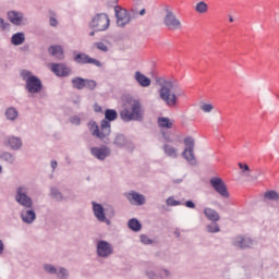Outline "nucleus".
<instances>
[{"label": "nucleus", "mask_w": 279, "mask_h": 279, "mask_svg": "<svg viewBox=\"0 0 279 279\" xmlns=\"http://www.w3.org/2000/svg\"><path fill=\"white\" fill-rule=\"evenodd\" d=\"M173 83L165 82L159 89V97L162 101H165L168 108H175L178 106V95L172 92Z\"/></svg>", "instance_id": "7ed1b4c3"}, {"label": "nucleus", "mask_w": 279, "mask_h": 279, "mask_svg": "<svg viewBox=\"0 0 279 279\" xmlns=\"http://www.w3.org/2000/svg\"><path fill=\"white\" fill-rule=\"evenodd\" d=\"M113 145L120 149H126V151H134L135 149L134 142L125 138V135L123 134H118L114 137Z\"/></svg>", "instance_id": "ddd939ff"}, {"label": "nucleus", "mask_w": 279, "mask_h": 279, "mask_svg": "<svg viewBox=\"0 0 279 279\" xmlns=\"http://www.w3.org/2000/svg\"><path fill=\"white\" fill-rule=\"evenodd\" d=\"M85 88H87V90H95V88H97V81L85 78Z\"/></svg>", "instance_id": "a19ab883"}, {"label": "nucleus", "mask_w": 279, "mask_h": 279, "mask_svg": "<svg viewBox=\"0 0 279 279\" xmlns=\"http://www.w3.org/2000/svg\"><path fill=\"white\" fill-rule=\"evenodd\" d=\"M233 245L234 247H240V250H247V247H252V245H254V241L252 238L239 235L233 240Z\"/></svg>", "instance_id": "aec40b11"}, {"label": "nucleus", "mask_w": 279, "mask_h": 279, "mask_svg": "<svg viewBox=\"0 0 279 279\" xmlns=\"http://www.w3.org/2000/svg\"><path fill=\"white\" fill-rule=\"evenodd\" d=\"M5 252V244H3V240L0 239V256Z\"/></svg>", "instance_id": "603ef678"}, {"label": "nucleus", "mask_w": 279, "mask_h": 279, "mask_svg": "<svg viewBox=\"0 0 279 279\" xmlns=\"http://www.w3.org/2000/svg\"><path fill=\"white\" fill-rule=\"evenodd\" d=\"M1 171H3V168L0 166V173H1Z\"/></svg>", "instance_id": "e2e57ef3"}, {"label": "nucleus", "mask_w": 279, "mask_h": 279, "mask_svg": "<svg viewBox=\"0 0 279 279\" xmlns=\"http://www.w3.org/2000/svg\"><path fill=\"white\" fill-rule=\"evenodd\" d=\"M260 170L256 169V170H251L244 172L245 178H248L250 180H258V178H260Z\"/></svg>", "instance_id": "e433bc0d"}, {"label": "nucleus", "mask_w": 279, "mask_h": 279, "mask_svg": "<svg viewBox=\"0 0 279 279\" xmlns=\"http://www.w3.org/2000/svg\"><path fill=\"white\" fill-rule=\"evenodd\" d=\"M195 12H197V14H206V12H208V3L204 1L197 2L195 5Z\"/></svg>", "instance_id": "f704fd0d"}, {"label": "nucleus", "mask_w": 279, "mask_h": 279, "mask_svg": "<svg viewBox=\"0 0 279 279\" xmlns=\"http://www.w3.org/2000/svg\"><path fill=\"white\" fill-rule=\"evenodd\" d=\"M182 95H184V93H179V94H178V97H182Z\"/></svg>", "instance_id": "052dcab7"}, {"label": "nucleus", "mask_w": 279, "mask_h": 279, "mask_svg": "<svg viewBox=\"0 0 279 279\" xmlns=\"http://www.w3.org/2000/svg\"><path fill=\"white\" fill-rule=\"evenodd\" d=\"M264 199H268L270 202H278L279 201V194L276 191H267L264 194Z\"/></svg>", "instance_id": "c9c22d12"}, {"label": "nucleus", "mask_w": 279, "mask_h": 279, "mask_svg": "<svg viewBox=\"0 0 279 279\" xmlns=\"http://www.w3.org/2000/svg\"><path fill=\"white\" fill-rule=\"evenodd\" d=\"M143 106L138 100H133L130 102V107H125L120 112V119L125 123H130V121H143Z\"/></svg>", "instance_id": "f257e3e1"}, {"label": "nucleus", "mask_w": 279, "mask_h": 279, "mask_svg": "<svg viewBox=\"0 0 279 279\" xmlns=\"http://www.w3.org/2000/svg\"><path fill=\"white\" fill-rule=\"evenodd\" d=\"M1 160H4V162H8L9 165H14L16 162V157L10 153V151H4L0 155Z\"/></svg>", "instance_id": "473e14b6"}, {"label": "nucleus", "mask_w": 279, "mask_h": 279, "mask_svg": "<svg viewBox=\"0 0 279 279\" xmlns=\"http://www.w3.org/2000/svg\"><path fill=\"white\" fill-rule=\"evenodd\" d=\"M239 167H240V169L243 171V173L250 171V166H247V163H242V162H240V163H239Z\"/></svg>", "instance_id": "de8ad7c7"}, {"label": "nucleus", "mask_w": 279, "mask_h": 279, "mask_svg": "<svg viewBox=\"0 0 279 279\" xmlns=\"http://www.w3.org/2000/svg\"><path fill=\"white\" fill-rule=\"evenodd\" d=\"M96 254L98 258H110L114 254V246L106 240H98L96 242Z\"/></svg>", "instance_id": "6e6552de"}, {"label": "nucleus", "mask_w": 279, "mask_h": 279, "mask_svg": "<svg viewBox=\"0 0 279 279\" xmlns=\"http://www.w3.org/2000/svg\"><path fill=\"white\" fill-rule=\"evenodd\" d=\"M50 196L52 199H56V202H64V199H66V197L62 195V192H60L58 187H50Z\"/></svg>", "instance_id": "c756f323"}, {"label": "nucleus", "mask_w": 279, "mask_h": 279, "mask_svg": "<svg viewBox=\"0 0 279 279\" xmlns=\"http://www.w3.org/2000/svg\"><path fill=\"white\" fill-rule=\"evenodd\" d=\"M184 206H186V208H195V203H193V201H186Z\"/></svg>", "instance_id": "3c124183"}, {"label": "nucleus", "mask_w": 279, "mask_h": 279, "mask_svg": "<svg viewBox=\"0 0 279 279\" xmlns=\"http://www.w3.org/2000/svg\"><path fill=\"white\" fill-rule=\"evenodd\" d=\"M90 154L94 156V158H97V160H105L110 156V149L108 146L102 147H92Z\"/></svg>", "instance_id": "6ab92c4d"}, {"label": "nucleus", "mask_w": 279, "mask_h": 279, "mask_svg": "<svg viewBox=\"0 0 279 279\" xmlns=\"http://www.w3.org/2000/svg\"><path fill=\"white\" fill-rule=\"evenodd\" d=\"M51 169H52V171H56V169H58V161H56V160L51 161Z\"/></svg>", "instance_id": "864d4df0"}, {"label": "nucleus", "mask_w": 279, "mask_h": 279, "mask_svg": "<svg viewBox=\"0 0 279 279\" xmlns=\"http://www.w3.org/2000/svg\"><path fill=\"white\" fill-rule=\"evenodd\" d=\"M89 27L96 32H106L110 27V17L106 13H98L89 22Z\"/></svg>", "instance_id": "423d86ee"}, {"label": "nucleus", "mask_w": 279, "mask_h": 279, "mask_svg": "<svg viewBox=\"0 0 279 279\" xmlns=\"http://www.w3.org/2000/svg\"><path fill=\"white\" fill-rule=\"evenodd\" d=\"M144 14H145V9H142V10L140 11V15L143 16Z\"/></svg>", "instance_id": "6e6d98bb"}, {"label": "nucleus", "mask_w": 279, "mask_h": 279, "mask_svg": "<svg viewBox=\"0 0 279 279\" xmlns=\"http://www.w3.org/2000/svg\"><path fill=\"white\" fill-rule=\"evenodd\" d=\"M56 277L58 279H69V270L64 267H58Z\"/></svg>", "instance_id": "58836bf2"}, {"label": "nucleus", "mask_w": 279, "mask_h": 279, "mask_svg": "<svg viewBox=\"0 0 279 279\" xmlns=\"http://www.w3.org/2000/svg\"><path fill=\"white\" fill-rule=\"evenodd\" d=\"M94 47L98 48L99 51L108 52V46L104 41H97L94 44Z\"/></svg>", "instance_id": "37998d69"}, {"label": "nucleus", "mask_w": 279, "mask_h": 279, "mask_svg": "<svg viewBox=\"0 0 279 279\" xmlns=\"http://www.w3.org/2000/svg\"><path fill=\"white\" fill-rule=\"evenodd\" d=\"M86 78L75 76L71 80L72 87L76 90H84Z\"/></svg>", "instance_id": "a878e982"}, {"label": "nucleus", "mask_w": 279, "mask_h": 279, "mask_svg": "<svg viewBox=\"0 0 279 279\" xmlns=\"http://www.w3.org/2000/svg\"><path fill=\"white\" fill-rule=\"evenodd\" d=\"M140 241H141V243H143V245H151V243H154V240L149 239V236H147V234H141Z\"/></svg>", "instance_id": "79ce46f5"}, {"label": "nucleus", "mask_w": 279, "mask_h": 279, "mask_svg": "<svg viewBox=\"0 0 279 279\" xmlns=\"http://www.w3.org/2000/svg\"><path fill=\"white\" fill-rule=\"evenodd\" d=\"M4 116L7 117L8 121H16L19 119V110L14 107L7 108Z\"/></svg>", "instance_id": "bb28decb"}, {"label": "nucleus", "mask_w": 279, "mask_h": 279, "mask_svg": "<svg viewBox=\"0 0 279 279\" xmlns=\"http://www.w3.org/2000/svg\"><path fill=\"white\" fill-rule=\"evenodd\" d=\"M128 227L133 232H138L143 228V226L141 225V221H138V219H136V218L130 219L129 222H128Z\"/></svg>", "instance_id": "2f4dec72"}, {"label": "nucleus", "mask_w": 279, "mask_h": 279, "mask_svg": "<svg viewBox=\"0 0 279 279\" xmlns=\"http://www.w3.org/2000/svg\"><path fill=\"white\" fill-rule=\"evenodd\" d=\"M184 145L183 158L192 166L197 165V159L195 158V140L191 136L185 137Z\"/></svg>", "instance_id": "0eeeda50"}, {"label": "nucleus", "mask_w": 279, "mask_h": 279, "mask_svg": "<svg viewBox=\"0 0 279 279\" xmlns=\"http://www.w3.org/2000/svg\"><path fill=\"white\" fill-rule=\"evenodd\" d=\"M163 151L169 158H178V149L169 144L163 145Z\"/></svg>", "instance_id": "7c9ffc66"}, {"label": "nucleus", "mask_w": 279, "mask_h": 279, "mask_svg": "<svg viewBox=\"0 0 279 279\" xmlns=\"http://www.w3.org/2000/svg\"><path fill=\"white\" fill-rule=\"evenodd\" d=\"M4 145L7 147H10V149H13V151H19V149L23 147V141L21 140V137L9 136L4 141Z\"/></svg>", "instance_id": "412c9836"}, {"label": "nucleus", "mask_w": 279, "mask_h": 279, "mask_svg": "<svg viewBox=\"0 0 279 279\" xmlns=\"http://www.w3.org/2000/svg\"><path fill=\"white\" fill-rule=\"evenodd\" d=\"M130 204H135L136 206H143L145 204V195L131 191L124 194Z\"/></svg>", "instance_id": "a211bd4d"}, {"label": "nucleus", "mask_w": 279, "mask_h": 279, "mask_svg": "<svg viewBox=\"0 0 279 279\" xmlns=\"http://www.w3.org/2000/svg\"><path fill=\"white\" fill-rule=\"evenodd\" d=\"M92 210L97 221L110 226V219L106 217V209L101 204H98L97 202H92Z\"/></svg>", "instance_id": "f8f14e48"}, {"label": "nucleus", "mask_w": 279, "mask_h": 279, "mask_svg": "<svg viewBox=\"0 0 279 279\" xmlns=\"http://www.w3.org/2000/svg\"><path fill=\"white\" fill-rule=\"evenodd\" d=\"M167 206H180L182 203L180 201H175L173 197H168L166 199Z\"/></svg>", "instance_id": "c03bdc74"}, {"label": "nucleus", "mask_w": 279, "mask_h": 279, "mask_svg": "<svg viewBox=\"0 0 279 279\" xmlns=\"http://www.w3.org/2000/svg\"><path fill=\"white\" fill-rule=\"evenodd\" d=\"M204 215L211 222H217V221H219V219H221V217L219 216V213H217V210H215L210 207H206L204 209Z\"/></svg>", "instance_id": "393cba45"}, {"label": "nucleus", "mask_w": 279, "mask_h": 279, "mask_svg": "<svg viewBox=\"0 0 279 279\" xmlns=\"http://www.w3.org/2000/svg\"><path fill=\"white\" fill-rule=\"evenodd\" d=\"M48 53L57 58V60H64V49L60 45L50 46L48 48Z\"/></svg>", "instance_id": "b1692460"}, {"label": "nucleus", "mask_w": 279, "mask_h": 279, "mask_svg": "<svg viewBox=\"0 0 279 279\" xmlns=\"http://www.w3.org/2000/svg\"><path fill=\"white\" fill-rule=\"evenodd\" d=\"M51 71L57 77H69L71 75V68L64 63H52Z\"/></svg>", "instance_id": "2eb2a0df"}, {"label": "nucleus", "mask_w": 279, "mask_h": 279, "mask_svg": "<svg viewBox=\"0 0 279 279\" xmlns=\"http://www.w3.org/2000/svg\"><path fill=\"white\" fill-rule=\"evenodd\" d=\"M114 13L117 19V25L119 27H125L128 23L132 21V17L130 16V12L128 10L117 5L114 7Z\"/></svg>", "instance_id": "9b49d317"}, {"label": "nucleus", "mask_w": 279, "mask_h": 279, "mask_svg": "<svg viewBox=\"0 0 279 279\" xmlns=\"http://www.w3.org/2000/svg\"><path fill=\"white\" fill-rule=\"evenodd\" d=\"M89 36H95V31L90 32Z\"/></svg>", "instance_id": "bf43d9fd"}, {"label": "nucleus", "mask_w": 279, "mask_h": 279, "mask_svg": "<svg viewBox=\"0 0 279 279\" xmlns=\"http://www.w3.org/2000/svg\"><path fill=\"white\" fill-rule=\"evenodd\" d=\"M119 119V113H117V110L114 109H107L105 111V119L102 121H107L110 123L111 121H117Z\"/></svg>", "instance_id": "c85d7f7f"}, {"label": "nucleus", "mask_w": 279, "mask_h": 279, "mask_svg": "<svg viewBox=\"0 0 279 279\" xmlns=\"http://www.w3.org/2000/svg\"><path fill=\"white\" fill-rule=\"evenodd\" d=\"M96 112H101V107L95 109Z\"/></svg>", "instance_id": "4d7b16f0"}, {"label": "nucleus", "mask_w": 279, "mask_h": 279, "mask_svg": "<svg viewBox=\"0 0 279 279\" xmlns=\"http://www.w3.org/2000/svg\"><path fill=\"white\" fill-rule=\"evenodd\" d=\"M174 182H175V184H180V182H182V180L179 179V180H177V181H174Z\"/></svg>", "instance_id": "13d9d810"}, {"label": "nucleus", "mask_w": 279, "mask_h": 279, "mask_svg": "<svg viewBox=\"0 0 279 279\" xmlns=\"http://www.w3.org/2000/svg\"><path fill=\"white\" fill-rule=\"evenodd\" d=\"M214 106L210 105V104H204L202 107H201V110H203V112H213L214 110Z\"/></svg>", "instance_id": "a18cd8bd"}, {"label": "nucleus", "mask_w": 279, "mask_h": 279, "mask_svg": "<svg viewBox=\"0 0 279 279\" xmlns=\"http://www.w3.org/2000/svg\"><path fill=\"white\" fill-rule=\"evenodd\" d=\"M88 128L92 132V135L96 136V138H99L100 141H104V138H106V136H110V132H111L110 123L106 120L101 121L100 130H99V125L95 121H90L88 123Z\"/></svg>", "instance_id": "39448f33"}, {"label": "nucleus", "mask_w": 279, "mask_h": 279, "mask_svg": "<svg viewBox=\"0 0 279 279\" xmlns=\"http://www.w3.org/2000/svg\"><path fill=\"white\" fill-rule=\"evenodd\" d=\"M159 128H166V130H171L173 128V123L169 118H158Z\"/></svg>", "instance_id": "72a5a7b5"}, {"label": "nucleus", "mask_w": 279, "mask_h": 279, "mask_svg": "<svg viewBox=\"0 0 279 279\" xmlns=\"http://www.w3.org/2000/svg\"><path fill=\"white\" fill-rule=\"evenodd\" d=\"M146 276L149 279H168L171 276V272L167 269L158 270L157 272L154 270H147Z\"/></svg>", "instance_id": "5701e85b"}, {"label": "nucleus", "mask_w": 279, "mask_h": 279, "mask_svg": "<svg viewBox=\"0 0 279 279\" xmlns=\"http://www.w3.org/2000/svg\"><path fill=\"white\" fill-rule=\"evenodd\" d=\"M29 193V187L27 185H20L15 190V202L22 208H34V199L32 196L27 195Z\"/></svg>", "instance_id": "20e7f679"}, {"label": "nucleus", "mask_w": 279, "mask_h": 279, "mask_svg": "<svg viewBox=\"0 0 279 279\" xmlns=\"http://www.w3.org/2000/svg\"><path fill=\"white\" fill-rule=\"evenodd\" d=\"M10 24L5 23V21L3 20V17H0V26L1 29H8Z\"/></svg>", "instance_id": "09e8293b"}, {"label": "nucleus", "mask_w": 279, "mask_h": 279, "mask_svg": "<svg viewBox=\"0 0 279 279\" xmlns=\"http://www.w3.org/2000/svg\"><path fill=\"white\" fill-rule=\"evenodd\" d=\"M20 217L23 223L32 226V223L36 221V211L34 210V207L23 208L20 213Z\"/></svg>", "instance_id": "dca6fc26"}, {"label": "nucleus", "mask_w": 279, "mask_h": 279, "mask_svg": "<svg viewBox=\"0 0 279 279\" xmlns=\"http://www.w3.org/2000/svg\"><path fill=\"white\" fill-rule=\"evenodd\" d=\"M206 228H207V232H209L210 234H216L217 232H221V228L217 222H211L207 225Z\"/></svg>", "instance_id": "4c0bfd02"}, {"label": "nucleus", "mask_w": 279, "mask_h": 279, "mask_svg": "<svg viewBox=\"0 0 279 279\" xmlns=\"http://www.w3.org/2000/svg\"><path fill=\"white\" fill-rule=\"evenodd\" d=\"M174 234H177V236H180V232L179 231H175Z\"/></svg>", "instance_id": "680f3d73"}, {"label": "nucleus", "mask_w": 279, "mask_h": 279, "mask_svg": "<svg viewBox=\"0 0 279 279\" xmlns=\"http://www.w3.org/2000/svg\"><path fill=\"white\" fill-rule=\"evenodd\" d=\"M73 60L74 62H76V64H94V66H98V68L102 66L101 61L90 58V56L84 52H81L74 56Z\"/></svg>", "instance_id": "4468645a"}, {"label": "nucleus", "mask_w": 279, "mask_h": 279, "mask_svg": "<svg viewBox=\"0 0 279 279\" xmlns=\"http://www.w3.org/2000/svg\"><path fill=\"white\" fill-rule=\"evenodd\" d=\"M70 122L72 123V125H80V123H82V120L77 116H73L72 118H70Z\"/></svg>", "instance_id": "49530a36"}, {"label": "nucleus", "mask_w": 279, "mask_h": 279, "mask_svg": "<svg viewBox=\"0 0 279 279\" xmlns=\"http://www.w3.org/2000/svg\"><path fill=\"white\" fill-rule=\"evenodd\" d=\"M44 271H46V274H49L50 276H56L58 274V267L51 264H45Z\"/></svg>", "instance_id": "ea45409f"}, {"label": "nucleus", "mask_w": 279, "mask_h": 279, "mask_svg": "<svg viewBox=\"0 0 279 279\" xmlns=\"http://www.w3.org/2000/svg\"><path fill=\"white\" fill-rule=\"evenodd\" d=\"M49 23L51 27H58V20L56 17H50Z\"/></svg>", "instance_id": "8fccbe9b"}, {"label": "nucleus", "mask_w": 279, "mask_h": 279, "mask_svg": "<svg viewBox=\"0 0 279 279\" xmlns=\"http://www.w3.org/2000/svg\"><path fill=\"white\" fill-rule=\"evenodd\" d=\"M229 22L234 23V17H232V15H229Z\"/></svg>", "instance_id": "5fc2aeb1"}, {"label": "nucleus", "mask_w": 279, "mask_h": 279, "mask_svg": "<svg viewBox=\"0 0 279 279\" xmlns=\"http://www.w3.org/2000/svg\"><path fill=\"white\" fill-rule=\"evenodd\" d=\"M20 75L26 82L25 88L29 95H38L43 90V81L38 76L33 75L32 71L22 70Z\"/></svg>", "instance_id": "f03ea898"}, {"label": "nucleus", "mask_w": 279, "mask_h": 279, "mask_svg": "<svg viewBox=\"0 0 279 279\" xmlns=\"http://www.w3.org/2000/svg\"><path fill=\"white\" fill-rule=\"evenodd\" d=\"M209 184L216 193L220 194L221 197H230V193L228 192V187L226 186L223 179L214 177L209 180Z\"/></svg>", "instance_id": "9d476101"}, {"label": "nucleus", "mask_w": 279, "mask_h": 279, "mask_svg": "<svg viewBox=\"0 0 279 279\" xmlns=\"http://www.w3.org/2000/svg\"><path fill=\"white\" fill-rule=\"evenodd\" d=\"M163 25L167 26L170 31L181 29L182 23L178 17L175 16V13L173 11L166 9V15L163 17Z\"/></svg>", "instance_id": "1a4fd4ad"}, {"label": "nucleus", "mask_w": 279, "mask_h": 279, "mask_svg": "<svg viewBox=\"0 0 279 279\" xmlns=\"http://www.w3.org/2000/svg\"><path fill=\"white\" fill-rule=\"evenodd\" d=\"M11 43L15 46L19 47V45H23L25 43V33H15L11 37Z\"/></svg>", "instance_id": "cd10ccee"}, {"label": "nucleus", "mask_w": 279, "mask_h": 279, "mask_svg": "<svg viewBox=\"0 0 279 279\" xmlns=\"http://www.w3.org/2000/svg\"><path fill=\"white\" fill-rule=\"evenodd\" d=\"M8 19L10 23L16 26L25 25V21H27V19H25V14L19 11H9Z\"/></svg>", "instance_id": "f3484780"}, {"label": "nucleus", "mask_w": 279, "mask_h": 279, "mask_svg": "<svg viewBox=\"0 0 279 279\" xmlns=\"http://www.w3.org/2000/svg\"><path fill=\"white\" fill-rule=\"evenodd\" d=\"M134 80L138 83V85L142 88H149L151 86V78L147 77L145 74H143L141 71H136L134 73Z\"/></svg>", "instance_id": "4be33fe9"}]
</instances>
